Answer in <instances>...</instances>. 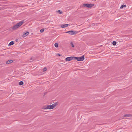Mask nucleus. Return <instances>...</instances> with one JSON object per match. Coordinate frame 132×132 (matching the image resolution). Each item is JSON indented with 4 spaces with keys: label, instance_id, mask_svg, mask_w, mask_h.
<instances>
[{
    "label": "nucleus",
    "instance_id": "f257e3e1",
    "mask_svg": "<svg viewBox=\"0 0 132 132\" xmlns=\"http://www.w3.org/2000/svg\"><path fill=\"white\" fill-rule=\"evenodd\" d=\"M56 103H55L51 105H47L44 107L45 109H53L57 105Z\"/></svg>",
    "mask_w": 132,
    "mask_h": 132
},
{
    "label": "nucleus",
    "instance_id": "f03ea898",
    "mask_svg": "<svg viewBox=\"0 0 132 132\" xmlns=\"http://www.w3.org/2000/svg\"><path fill=\"white\" fill-rule=\"evenodd\" d=\"M24 20H22L20 21L19 23H17L13 27V30H15L17 28L21 26L23 23H24Z\"/></svg>",
    "mask_w": 132,
    "mask_h": 132
},
{
    "label": "nucleus",
    "instance_id": "7ed1b4c3",
    "mask_svg": "<svg viewBox=\"0 0 132 132\" xmlns=\"http://www.w3.org/2000/svg\"><path fill=\"white\" fill-rule=\"evenodd\" d=\"M74 59H75L78 61H82L84 59V56L83 55L79 57H74Z\"/></svg>",
    "mask_w": 132,
    "mask_h": 132
},
{
    "label": "nucleus",
    "instance_id": "20e7f679",
    "mask_svg": "<svg viewBox=\"0 0 132 132\" xmlns=\"http://www.w3.org/2000/svg\"><path fill=\"white\" fill-rule=\"evenodd\" d=\"M74 59V57L70 56L66 58L65 60L66 61H70L73 60Z\"/></svg>",
    "mask_w": 132,
    "mask_h": 132
},
{
    "label": "nucleus",
    "instance_id": "39448f33",
    "mask_svg": "<svg viewBox=\"0 0 132 132\" xmlns=\"http://www.w3.org/2000/svg\"><path fill=\"white\" fill-rule=\"evenodd\" d=\"M66 33H69V34L71 35H73L76 34V32L75 31L73 30H71L68 31L66 32Z\"/></svg>",
    "mask_w": 132,
    "mask_h": 132
},
{
    "label": "nucleus",
    "instance_id": "423d86ee",
    "mask_svg": "<svg viewBox=\"0 0 132 132\" xmlns=\"http://www.w3.org/2000/svg\"><path fill=\"white\" fill-rule=\"evenodd\" d=\"M83 6L84 7H92L93 5L92 4H84L83 5Z\"/></svg>",
    "mask_w": 132,
    "mask_h": 132
},
{
    "label": "nucleus",
    "instance_id": "0eeeda50",
    "mask_svg": "<svg viewBox=\"0 0 132 132\" xmlns=\"http://www.w3.org/2000/svg\"><path fill=\"white\" fill-rule=\"evenodd\" d=\"M69 25L68 24H62L61 27L62 28H65L67 27Z\"/></svg>",
    "mask_w": 132,
    "mask_h": 132
},
{
    "label": "nucleus",
    "instance_id": "6e6552de",
    "mask_svg": "<svg viewBox=\"0 0 132 132\" xmlns=\"http://www.w3.org/2000/svg\"><path fill=\"white\" fill-rule=\"evenodd\" d=\"M29 34V32H27L26 33H24L23 35L22 36L24 37H25L28 35Z\"/></svg>",
    "mask_w": 132,
    "mask_h": 132
},
{
    "label": "nucleus",
    "instance_id": "1a4fd4ad",
    "mask_svg": "<svg viewBox=\"0 0 132 132\" xmlns=\"http://www.w3.org/2000/svg\"><path fill=\"white\" fill-rule=\"evenodd\" d=\"M13 61L12 60H9L6 62V64H9L10 63H12L13 62Z\"/></svg>",
    "mask_w": 132,
    "mask_h": 132
},
{
    "label": "nucleus",
    "instance_id": "9d476101",
    "mask_svg": "<svg viewBox=\"0 0 132 132\" xmlns=\"http://www.w3.org/2000/svg\"><path fill=\"white\" fill-rule=\"evenodd\" d=\"M132 116L131 114H125L123 116V117H129L131 116Z\"/></svg>",
    "mask_w": 132,
    "mask_h": 132
},
{
    "label": "nucleus",
    "instance_id": "9b49d317",
    "mask_svg": "<svg viewBox=\"0 0 132 132\" xmlns=\"http://www.w3.org/2000/svg\"><path fill=\"white\" fill-rule=\"evenodd\" d=\"M126 5H122L120 7V9H122L124 7H126Z\"/></svg>",
    "mask_w": 132,
    "mask_h": 132
},
{
    "label": "nucleus",
    "instance_id": "f8f14e48",
    "mask_svg": "<svg viewBox=\"0 0 132 132\" xmlns=\"http://www.w3.org/2000/svg\"><path fill=\"white\" fill-rule=\"evenodd\" d=\"M14 44V42L13 41H11L9 45H13Z\"/></svg>",
    "mask_w": 132,
    "mask_h": 132
},
{
    "label": "nucleus",
    "instance_id": "ddd939ff",
    "mask_svg": "<svg viewBox=\"0 0 132 132\" xmlns=\"http://www.w3.org/2000/svg\"><path fill=\"white\" fill-rule=\"evenodd\" d=\"M23 84V81H21L19 82V84L20 85H22Z\"/></svg>",
    "mask_w": 132,
    "mask_h": 132
},
{
    "label": "nucleus",
    "instance_id": "4468645a",
    "mask_svg": "<svg viewBox=\"0 0 132 132\" xmlns=\"http://www.w3.org/2000/svg\"><path fill=\"white\" fill-rule=\"evenodd\" d=\"M57 12L59 13V14H62V11L60 10H58L57 11H56Z\"/></svg>",
    "mask_w": 132,
    "mask_h": 132
},
{
    "label": "nucleus",
    "instance_id": "2eb2a0df",
    "mask_svg": "<svg viewBox=\"0 0 132 132\" xmlns=\"http://www.w3.org/2000/svg\"><path fill=\"white\" fill-rule=\"evenodd\" d=\"M54 46L56 47H57L58 46V44L57 43H56L55 44Z\"/></svg>",
    "mask_w": 132,
    "mask_h": 132
},
{
    "label": "nucleus",
    "instance_id": "dca6fc26",
    "mask_svg": "<svg viewBox=\"0 0 132 132\" xmlns=\"http://www.w3.org/2000/svg\"><path fill=\"white\" fill-rule=\"evenodd\" d=\"M44 29H41L40 30V32L42 33V32H43L44 31Z\"/></svg>",
    "mask_w": 132,
    "mask_h": 132
},
{
    "label": "nucleus",
    "instance_id": "f3484780",
    "mask_svg": "<svg viewBox=\"0 0 132 132\" xmlns=\"http://www.w3.org/2000/svg\"><path fill=\"white\" fill-rule=\"evenodd\" d=\"M112 44L114 45H115L116 44V41H113L112 42Z\"/></svg>",
    "mask_w": 132,
    "mask_h": 132
},
{
    "label": "nucleus",
    "instance_id": "a211bd4d",
    "mask_svg": "<svg viewBox=\"0 0 132 132\" xmlns=\"http://www.w3.org/2000/svg\"><path fill=\"white\" fill-rule=\"evenodd\" d=\"M43 70L44 71H46L47 70V68L46 67H45L44 68Z\"/></svg>",
    "mask_w": 132,
    "mask_h": 132
},
{
    "label": "nucleus",
    "instance_id": "6ab92c4d",
    "mask_svg": "<svg viewBox=\"0 0 132 132\" xmlns=\"http://www.w3.org/2000/svg\"><path fill=\"white\" fill-rule=\"evenodd\" d=\"M71 45L72 46V47H74V46L73 45V43H71Z\"/></svg>",
    "mask_w": 132,
    "mask_h": 132
},
{
    "label": "nucleus",
    "instance_id": "aec40b11",
    "mask_svg": "<svg viewBox=\"0 0 132 132\" xmlns=\"http://www.w3.org/2000/svg\"><path fill=\"white\" fill-rule=\"evenodd\" d=\"M57 55H59V56H61V54H57Z\"/></svg>",
    "mask_w": 132,
    "mask_h": 132
},
{
    "label": "nucleus",
    "instance_id": "412c9836",
    "mask_svg": "<svg viewBox=\"0 0 132 132\" xmlns=\"http://www.w3.org/2000/svg\"><path fill=\"white\" fill-rule=\"evenodd\" d=\"M31 61H32V58H31L30 60Z\"/></svg>",
    "mask_w": 132,
    "mask_h": 132
},
{
    "label": "nucleus",
    "instance_id": "4be33fe9",
    "mask_svg": "<svg viewBox=\"0 0 132 132\" xmlns=\"http://www.w3.org/2000/svg\"><path fill=\"white\" fill-rule=\"evenodd\" d=\"M131 62L132 63V60L131 61Z\"/></svg>",
    "mask_w": 132,
    "mask_h": 132
},
{
    "label": "nucleus",
    "instance_id": "5701e85b",
    "mask_svg": "<svg viewBox=\"0 0 132 132\" xmlns=\"http://www.w3.org/2000/svg\"><path fill=\"white\" fill-rule=\"evenodd\" d=\"M1 8L0 7V10H1Z\"/></svg>",
    "mask_w": 132,
    "mask_h": 132
}]
</instances>
